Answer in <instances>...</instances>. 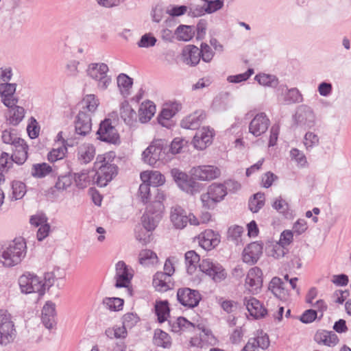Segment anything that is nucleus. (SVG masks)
<instances>
[{
	"mask_svg": "<svg viewBox=\"0 0 351 351\" xmlns=\"http://www.w3.org/2000/svg\"><path fill=\"white\" fill-rule=\"evenodd\" d=\"M115 152H108L99 154L94 162L95 182L99 186H106L117 174L118 167L114 163Z\"/></svg>",
	"mask_w": 351,
	"mask_h": 351,
	"instance_id": "obj_1",
	"label": "nucleus"
},
{
	"mask_svg": "<svg viewBox=\"0 0 351 351\" xmlns=\"http://www.w3.org/2000/svg\"><path fill=\"white\" fill-rule=\"evenodd\" d=\"M27 246L23 238L14 239L0 254V261L6 267H12L21 262L25 256Z\"/></svg>",
	"mask_w": 351,
	"mask_h": 351,
	"instance_id": "obj_2",
	"label": "nucleus"
},
{
	"mask_svg": "<svg viewBox=\"0 0 351 351\" xmlns=\"http://www.w3.org/2000/svg\"><path fill=\"white\" fill-rule=\"evenodd\" d=\"M227 194V188L224 184L213 183L208 187L206 193L201 195L202 206L207 209H213L218 203L223 200Z\"/></svg>",
	"mask_w": 351,
	"mask_h": 351,
	"instance_id": "obj_3",
	"label": "nucleus"
},
{
	"mask_svg": "<svg viewBox=\"0 0 351 351\" xmlns=\"http://www.w3.org/2000/svg\"><path fill=\"white\" fill-rule=\"evenodd\" d=\"M166 149L167 143L164 140L155 139L143 152L142 160L145 163L154 166L157 162L165 158Z\"/></svg>",
	"mask_w": 351,
	"mask_h": 351,
	"instance_id": "obj_4",
	"label": "nucleus"
},
{
	"mask_svg": "<svg viewBox=\"0 0 351 351\" xmlns=\"http://www.w3.org/2000/svg\"><path fill=\"white\" fill-rule=\"evenodd\" d=\"M16 336L12 315L6 310H0V344L6 346L12 343Z\"/></svg>",
	"mask_w": 351,
	"mask_h": 351,
	"instance_id": "obj_5",
	"label": "nucleus"
},
{
	"mask_svg": "<svg viewBox=\"0 0 351 351\" xmlns=\"http://www.w3.org/2000/svg\"><path fill=\"white\" fill-rule=\"evenodd\" d=\"M19 284L23 293H36L40 296L43 295L45 293V285L43 279L34 274H23L19 279Z\"/></svg>",
	"mask_w": 351,
	"mask_h": 351,
	"instance_id": "obj_6",
	"label": "nucleus"
},
{
	"mask_svg": "<svg viewBox=\"0 0 351 351\" xmlns=\"http://www.w3.org/2000/svg\"><path fill=\"white\" fill-rule=\"evenodd\" d=\"M108 66L104 63H92L87 69V74L92 79L98 82L99 89H106L111 83V78L107 75Z\"/></svg>",
	"mask_w": 351,
	"mask_h": 351,
	"instance_id": "obj_7",
	"label": "nucleus"
},
{
	"mask_svg": "<svg viewBox=\"0 0 351 351\" xmlns=\"http://www.w3.org/2000/svg\"><path fill=\"white\" fill-rule=\"evenodd\" d=\"M134 276V271L131 267L123 261H120L115 265V287L117 288L125 287L128 289L129 295H132L130 288L131 280Z\"/></svg>",
	"mask_w": 351,
	"mask_h": 351,
	"instance_id": "obj_8",
	"label": "nucleus"
},
{
	"mask_svg": "<svg viewBox=\"0 0 351 351\" xmlns=\"http://www.w3.org/2000/svg\"><path fill=\"white\" fill-rule=\"evenodd\" d=\"M201 271L210 277L215 282H221L227 277L223 266L210 258H204L199 264Z\"/></svg>",
	"mask_w": 351,
	"mask_h": 351,
	"instance_id": "obj_9",
	"label": "nucleus"
},
{
	"mask_svg": "<svg viewBox=\"0 0 351 351\" xmlns=\"http://www.w3.org/2000/svg\"><path fill=\"white\" fill-rule=\"evenodd\" d=\"M263 274L261 269L257 267L251 268L247 273L245 280V291L248 293L258 294L263 287Z\"/></svg>",
	"mask_w": 351,
	"mask_h": 351,
	"instance_id": "obj_10",
	"label": "nucleus"
},
{
	"mask_svg": "<svg viewBox=\"0 0 351 351\" xmlns=\"http://www.w3.org/2000/svg\"><path fill=\"white\" fill-rule=\"evenodd\" d=\"M170 221L176 229L182 230L188 224L192 226V213H188L182 206L176 205L170 210Z\"/></svg>",
	"mask_w": 351,
	"mask_h": 351,
	"instance_id": "obj_11",
	"label": "nucleus"
},
{
	"mask_svg": "<svg viewBox=\"0 0 351 351\" xmlns=\"http://www.w3.org/2000/svg\"><path fill=\"white\" fill-rule=\"evenodd\" d=\"M176 295L179 303L188 308L197 306L202 300L201 294L198 291L188 287L178 289Z\"/></svg>",
	"mask_w": 351,
	"mask_h": 351,
	"instance_id": "obj_12",
	"label": "nucleus"
},
{
	"mask_svg": "<svg viewBox=\"0 0 351 351\" xmlns=\"http://www.w3.org/2000/svg\"><path fill=\"white\" fill-rule=\"evenodd\" d=\"M191 174L195 180L210 181L218 178L221 175V171L214 165H199L193 167Z\"/></svg>",
	"mask_w": 351,
	"mask_h": 351,
	"instance_id": "obj_13",
	"label": "nucleus"
},
{
	"mask_svg": "<svg viewBox=\"0 0 351 351\" xmlns=\"http://www.w3.org/2000/svg\"><path fill=\"white\" fill-rule=\"evenodd\" d=\"M181 108L182 105L176 101L165 104L158 117V123L163 127L171 128L173 125L171 119Z\"/></svg>",
	"mask_w": 351,
	"mask_h": 351,
	"instance_id": "obj_14",
	"label": "nucleus"
},
{
	"mask_svg": "<svg viewBox=\"0 0 351 351\" xmlns=\"http://www.w3.org/2000/svg\"><path fill=\"white\" fill-rule=\"evenodd\" d=\"M164 206L160 203L156 204V210L148 206L145 213L143 215L142 223L143 227L148 231H152L155 229L158 222L162 217Z\"/></svg>",
	"mask_w": 351,
	"mask_h": 351,
	"instance_id": "obj_15",
	"label": "nucleus"
},
{
	"mask_svg": "<svg viewBox=\"0 0 351 351\" xmlns=\"http://www.w3.org/2000/svg\"><path fill=\"white\" fill-rule=\"evenodd\" d=\"M197 239L199 246L206 251L213 250L221 241L220 234L211 229H206L202 232Z\"/></svg>",
	"mask_w": 351,
	"mask_h": 351,
	"instance_id": "obj_16",
	"label": "nucleus"
},
{
	"mask_svg": "<svg viewBox=\"0 0 351 351\" xmlns=\"http://www.w3.org/2000/svg\"><path fill=\"white\" fill-rule=\"evenodd\" d=\"M97 134L99 139L103 141L112 144H117L119 142V135L115 128L111 125L108 119L101 123Z\"/></svg>",
	"mask_w": 351,
	"mask_h": 351,
	"instance_id": "obj_17",
	"label": "nucleus"
},
{
	"mask_svg": "<svg viewBox=\"0 0 351 351\" xmlns=\"http://www.w3.org/2000/svg\"><path fill=\"white\" fill-rule=\"evenodd\" d=\"M213 136L214 130L208 127H204L195 135L193 140V145L196 149L203 150L211 145Z\"/></svg>",
	"mask_w": 351,
	"mask_h": 351,
	"instance_id": "obj_18",
	"label": "nucleus"
},
{
	"mask_svg": "<svg viewBox=\"0 0 351 351\" xmlns=\"http://www.w3.org/2000/svg\"><path fill=\"white\" fill-rule=\"evenodd\" d=\"M269 123L270 121L265 113H258L251 121L249 131L254 136H259L267 131Z\"/></svg>",
	"mask_w": 351,
	"mask_h": 351,
	"instance_id": "obj_19",
	"label": "nucleus"
},
{
	"mask_svg": "<svg viewBox=\"0 0 351 351\" xmlns=\"http://www.w3.org/2000/svg\"><path fill=\"white\" fill-rule=\"evenodd\" d=\"M243 303L250 315L256 319L263 318L267 313L263 304L254 297H245Z\"/></svg>",
	"mask_w": 351,
	"mask_h": 351,
	"instance_id": "obj_20",
	"label": "nucleus"
},
{
	"mask_svg": "<svg viewBox=\"0 0 351 351\" xmlns=\"http://www.w3.org/2000/svg\"><path fill=\"white\" fill-rule=\"evenodd\" d=\"M263 243L252 242L245 247L243 252V260L248 264L255 263L263 254Z\"/></svg>",
	"mask_w": 351,
	"mask_h": 351,
	"instance_id": "obj_21",
	"label": "nucleus"
},
{
	"mask_svg": "<svg viewBox=\"0 0 351 351\" xmlns=\"http://www.w3.org/2000/svg\"><path fill=\"white\" fill-rule=\"evenodd\" d=\"M29 146L25 140H18L12 147V158L14 162L21 165L28 158Z\"/></svg>",
	"mask_w": 351,
	"mask_h": 351,
	"instance_id": "obj_22",
	"label": "nucleus"
},
{
	"mask_svg": "<svg viewBox=\"0 0 351 351\" xmlns=\"http://www.w3.org/2000/svg\"><path fill=\"white\" fill-rule=\"evenodd\" d=\"M182 58L186 64L195 66L199 63L201 58L200 50L195 45H186L182 49Z\"/></svg>",
	"mask_w": 351,
	"mask_h": 351,
	"instance_id": "obj_23",
	"label": "nucleus"
},
{
	"mask_svg": "<svg viewBox=\"0 0 351 351\" xmlns=\"http://www.w3.org/2000/svg\"><path fill=\"white\" fill-rule=\"evenodd\" d=\"M214 336L210 330L202 329L200 332L191 338L189 345L191 347L202 348L210 344Z\"/></svg>",
	"mask_w": 351,
	"mask_h": 351,
	"instance_id": "obj_24",
	"label": "nucleus"
},
{
	"mask_svg": "<svg viewBox=\"0 0 351 351\" xmlns=\"http://www.w3.org/2000/svg\"><path fill=\"white\" fill-rule=\"evenodd\" d=\"M206 114L204 110H197L182 119L181 125L186 129H197L206 119Z\"/></svg>",
	"mask_w": 351,
	"mask_h": 351,
	"instance_id": "obj_25",
	"label": "nucleus"
},
{
	"mask_svg": "<svg viewBox=\"0 0 351 351\" xmlns=\"http://www.w3.org/2000/svg\"><path fill=\"white\" fill-rule=\"evenodd\" d=\"M142 182L149 183V186H159L165 183V177L158 171H144L140 174Z\"/></svg>",
	"mask_w": 351,
	"mask_h": 351,
	"instance_id": "obj_26",
	"label": "nucleus"
},
{
	"mask_svg": "<svg viewBox=\"0 0 351 351\" xmlns=\"http://www.w3.org/2000/svg\"><path fill=\"white\" fill-rule=\"evenodd\" d=\"M96 154L95 147L90 143H83L77 149V158L82 164L90 162Z\"/></svg>",
	"mask_w": 351,
	"mask_h": 351,
	"instance_id": "obj_27",
	"label": "nucleus"
},
{
	"mask_svg": "<svg viewBox=\"0 0 351 351\" xmlns=\"http://www.w3.org/2000/svg\"><path fill=\"white\" fill-rule=\"evenodd\" d=\"M314 339L318 344L329 347L335 346L339 342V339L336 334L324 330L317 331Z\"/></svg>",
	"mask_w": 351,
	"mask_h": 351,
	"instance_id": "obj_28",
	"label": "nucleus"
},
{
	"mask_svg": "<svg viewBox=\"0 0 351 351\" xmlns=\"http://www.w3.org/2000/svg\"><path fill=\"white\" fill-rule=\"evenodd\" d=\"M152 285L155 290L158 292L167 291L171 289V278L162 271H158L154 276Z\"/></svg>",
	"mask_w": 351,
	"mask_h": 351,
	"instance_id": "obj_29",
	"label": "nucleus"
},
{
	"mask_svg": "<svg viewBox=\"0 0 351 351\" xmlns=\"http://www.w3.org/2000/svg\"><path fill=\"white\" fill-rule=\"evenodd\" d=\"M156 105L151 101L142 102L138 109V119L141 123H147L151 120L156 113Z\"/></svg>",
	"mask_w": 351,
	"mask_h": 351,
	"instance_id": "obj_30",
	"label": "nucleus"
},
{
	"mask_svg": "<svg viewBox=\"0 0 351 351\" xmlns=\"http://www.w3.org/2000/svg\"><path fill=\"white\" fill-rule=\"evenodd\" d=\"M56 306L53 303L47 302L42 310V322L47 328H51L55 324Z\"/></svg>",
	"mask_w": 351,
	"mask_h": 351,
	"instance_id": "obj_31",
	"label": "nucleus"
},
{
	"mask_svg": "<svg viewBox=\"0 0 351 351\" xmlns=\"http://www.w3.org/2000/svg\"><path fill=\"white\" fill-rule=\"evenodd\" d=\"M75 130L80 135H86L91 130V119L88 114L84 112L78 114L75 121Z\"/></svg>",
	"mask_w": 351,
	"mask_h": 351,
	"instance_id": "obj_32",
	"label": "nucleus"
},
{
	"mask_svg": "<svg viewBox=\"0 0 351 351\" xmlns=\"http://www.w3.org/2000/svg\"><path fill=\"white\" fill-rule=\"evenodd\" d=\"M269 290L278 298L280 300H287L289 293L283 287L282 280L278 277H274L269 284Z\"/></svg>",
	"mask_w": 351,
	"mask_h": 351,
	"instance_id": "obj_33",
	"label": "nucleus"
},
{
	"mask_svg": "<svg viewBox=\"0 0 351 351\" xmlns=\"http://www.w3.org/2000/svg\"><path fill=\"white\" fill-rule=\"evenodd\" d=\"M154 310L160 323L165 322L170 316L169 303L167 300H156Z\"/></svg>",
	"mask_w": 351,
	"mask_h": 351,
	"instance_id": "obj_34",
	"label": "nucleus"
},
{
	"mask_svg": "<svg viewBox=\"0 0 351 351\" xmlns=\"http://www.w3.org/2000/svg\"><path fill=\"white\" fill-rule=\"evenodd\" d=\"M153 342L157 346L169 348L171 346V338L168 333L158 328L154 330Z\"/></svg>",
	"mask_w": 351,
	"mask_h": 351,
	"instance_id": "obj_35",
	"label": "nucleus"
},
{
	"mask_svg": "<svg viewBox=\"0 0 351 351\" xmlns=\"http://www.w3.org/2000/svg\"><path fill=\"white\" fill-rule=\"evenodd\" d=\"M170 326L171 331L176 333L195 328L194 325L183 317H179L176 320L170 322Z\"/></svg>",
	"mask_w": 351,
	"mask_h": 351,
	"instance_id": "obj_36",
	"label": "nucleus"
},
{
	"mask_svg": "<svg viewBox=\"0 0 351 351\" xmlns=\"http://www.w3.org/2000/svg\"><path fill=\"white\" fill-rule=\"evenodd\" d=\"M120 116L125 123L132 124L136 119V112L130 104L125 101L121 105Z\"/></svg>",
	"mask_w": 351,
	"mask_h": 351,
	"instance_id": "obj_37",
	"label": "nucleus"
},
{
	"mask_svg": "<svg viewBox=\"0 0 351 351\" xmlns=\"http://www.w3.org/2000/svg\"><path fill=\"white\" fill-rule=\"evenodd\" d=\"M52 171V167L46 162L36 163L32 165L31 174L34 178H41L50 174Z\"/></svg>",
	"mask_w": 351,
	"mask_h": 351,
	"instance_id": "obj_38",
	"label": "nucleus"
},
{
	"mask_svg": "<svg viewBox=\"0 0 351 351\" xmlns=\"http://www.w3.org/2000/svg\"><path fill=\"white\" fill-rule=\"evenodd\" d=\"M24 116V108L21 106H15L13 108L8 109L7 120L10 124L16 125L23 120Z\"/></svg>",
	"mask_w": 351,
	"mask_h": 351,
	"instance_id": "obj_39",
	"label": "nucleus"
},
{
	"mask_svg": "<svg viewBox=\"0 0 351 351\" xmlns=\"http://www.w3.org/2000/svg\"><path fill=\"white\" fill-rule=\"evenodd\" d=\"M185 261L188 273L193 274L197 269V265L200 261V257L196 252L190 250L185 254Z\"/></svg>",
	"mask_w": 351,
	"mask_h": 351,
	"instance_id": "obj_40",
	"label": "nucleus"
},
{
	"mask_svg": "<svg viewBox=\"0 0 351 351\" xmlns=\"http://www.w3.org/2000/svg\"><path fill=\"white\" fill-rule=\"evenodd\" d=\"M139 263L143 265H156L158 258L155 252L150 250H143L139 253Z\"/></svg>",
	"mask_w": 351,
	"mask_h": 351,
	"instance_id": "obj_41",
	"label": "nucleus"
},
{
	"mask_svg": "<svg viewBox=\"0 0 351 351\" xmlns=\"http://www.w3.org/2000/svg\"><path fill=\"white\" fill-rule=\"evenodd\" d=\"M103 304L110 311H119L123 309L124 300L119 298H105Z\"/></svg>",
	"mask_w": 351,
	"mask_h": 351,
	"instance_id": "obj_42",
	"label": "nucleus"
},
{
	"mask_svg": "<svg viewBox=\"0 0 351 351\" xmlns=\"http://www.w3.org/2000/svg\"><path fill=\"white\" fill-rule=\"evenodd\" d=\"M74 180L76 185L81 189L89 186L92 181L88 170H83L79 173H75Z\"/></svg>",
	"mask_w": 351,
	"mask_h": 351,
	"instance_id": "obj_43",
	"label": "nucleus"
},
{
	"mask_svg": "<svg viewBox=\"0 0 351 351\" xmlns=\"http://www.w3.org/2000/svg\"><path fill=\"white\" fill-rule=\"evenodd\" d=\"M106 335L110 339H124L127 337L128 332L125 326L123 324L122 326H114L112 328H108L106 330Z\"/></svg>",
	"mask_w": 351,
	"mask_h": 351,
	"instance_id": "obj_44",
	"label": "nucleus"
},
{
	"mask_svg": "<svg viewBox=\"0 0 351 351\" xmlns=\"http://www.w3.org/2000/svg\"><path fill=\"white\" fill-rule=\"evenodd\" d=\"M213 221V215L208 211H203L199 216L192 213V226L206 225Z\"/></svg>",
	"mask_w": 351,
	"mask_h": 351,
	"instance_id": "obj_45",
	"label": "nucleus"
},
{
	"mask_svg": "<svg viewBox=\"0 0 351 351\" xmlns=\"http://www.w3.org/2000/svg\"><path fill=\"white\" fill-rule=\"evenodd\" d=\"M176 37L179 40L189 41L194 36V32L191 27L180 25L176 31Z\"/></svg>",
	"mask_w": 351,
	"mask_h": 351,
	"instance_id": "obj_46",
	"label": "nucleus"
},
{
	"mask_svg": "<svg viewBox=\"0 0 351 351\" xmlns=\"http://www.w3.org/2000/svg\"><path fill=\"white\" fill-rule=\"evenodd\" d=\"M265 204V195L262 193H257L250 199L249 208L253 213H257Z\"/></svg>",
	"mask_w": 351,
	"mask_h": 351,
	"instance_id": "obj_47",
	"label": "nucleus"
},
{
	"mask_svg": "<svg viewBox=\"0 0 351 351\" xmlns=\"http://www.w3.org/2000/svg\"><path fill=\"white\" fill-rule=\"evenodd\" d=\"M117 84L122 94L127 95L132 86V80L125 74H120L117 77Z\"/></svg>",
	"mask_w": 351,
	"mask_h": 351,
	"instance_id": "obj_48",
	"label": "nucleus"
},
{
	"mask_svg": "<svg viewBox=\"0 0 351 351\" xmlns=\"http://www.w3.org/2000/svg\"><path fill=\"white\" fill-rule=\"evenodd\" d=\"M67 149L64 145L58 148H53L47 154V159L51 162H55L57 160H62L66 156Z\"/></svg>",
	"mask_w": 351,
	"mask_h": 351,
	"instance_id": "obj_49",
	"label": "nucleus"
},
{
	"mask_svg": "<svg viewBox=\"0 0 351 351\" xmlns=\"http://www.w3.org/2000/svg\"><path fill=\"white\" fill-rule=\"evenodd\" d=\"M287 252V250L285 246L278 242L272 244L269 252V255L276 259L284 257Z\"/></svg>",
	"mask_w": 351,
	"mask_h": 351,
	"instance_id": "obj_50",
	"label": "nucleus"
},
{
	"mask_svg": "<svg viewBox=\"0 0 351 351\" xmlns=\"http://www.w3.org/2000/svg\"><path fill=\"white\" fill-rule=\"evenodd\" d=\"M318 136L312 132H308L304 137V145L306 149H312L319 144Z\"/></svg>",
	"mask_w": 351,
	"mask_h": 351,
	"instance_id": "obj_51",
	"label": "nucleus"
},
{
	"mask_svg": "<svg viewBox=\"0 0 351 351\" xmlns=\"http://www.w3.org/2000/svg\"><path fill=\"white\" fill-rule=\"evenodd\" d=\"M138 196L144 204H147L149 201L151 193L149 183L142 182L139 186Z\"/></svg>",
	"mask_w": 351,
	"mask_h": 351,
	"instance_id": "obj_52",
	"label": "nucleus"
},
{
	"mask_svg": "<svg viewBox=\"0 0 351 351\" xmlns=\"http://www.w3.org/2000/svg\"><path fill=\"white\" fill-rule=\"evenodd\" d=\"M27 132L29 136L32 139L37 138L39 135L40 126L37 121L34 117H31L29 120Z\"/></svg>",
	"mask_w": 351,
	"mask_h": 351,
	"instance_id": "obj_53",
	"label": "nucleus"
},
{
	"mask_svg": "<svg viewBox=\"0 0 351 351\" xmlns=\"http://www.w3.org/2000/svg\"><path fill=\"white\" fill-rule=\"evenodd\" d=\"M14 161L12 160V156H10L9 154L2 152L0 154V171H7L13 166Z\"/></svg>",
	"mask_w": 351,
	"mask_h": 351,
	"instance_id": "obj_54",
	"label": "nucleus"
},
{
	"mask_svg": "<svg viewBox=\"0 0 351 351\" xmlns=\"http://www.w3.org/2000/svg\"><path fill=\"white\" fill-rule=\"evenodd\" d=\"M290 156L292 160H294L300 167H305L307 165V160L303 152L296 148H293L290 152Z\"/></svg>",
	"mask_w": 351,
	"mask_h": 351,
	"instance_id": "obj_55",
	"label": "nucleus"
},
{
	"mask_svg": "<svg viewBox=\"0 0 351 351\" xmlns=\"http://www.w3.org/2000/svg\"><path fill=\"white\" fill-rule=\"evenodd\" d=\"M188 141L180 137L175 138L171 143L170 152L173 154H178L181 152L182 148L186 146Z\"/></svg>",
	"mask_w": 351,
	"mask_h": 351,
	"instance_id": "obj_56",
	"label": "nucleus"
},
{
	"mask_svg": "<svg viewBox=\"0 0 351 351\" xmlns=\"http://www.w3.org/2000/svg\"><path fill=\"white\" fill-rule=\"evenodd\" d=\"M86 109L90 112H95L99 106V100L94 95H88L83 99Z\"/></svg>",
	"mask_w": 351,
	"mask_h": 351,
	"instance_id": "obj_57",
	"label": "nucleus"
},
{
	"mask_svg": "<svg viewBox=\"0 0 351 351\" xmlns=\"http://www.w3.org/2000/svg\"><path fill=\"white\" fill-rule=\"evenodd\" d=\"M72 184V178L70 176H62L58 177L55 184L58 191H63L68 189Z\"/></svg>",
	"mask_w": 351,
	"mask_h": 351,
	"instance_id": "obj_58",
	"label": "nucleus"
},
{
	"mask_svg": "<svg viewBox=\"0 0 351 351\" xmlns=\"http://www.w3.org/2000/svg\"><path fill=\"white\" fill-rule=\"evenodd\" d=\"M139 321V317L135 313H128L123 317V324L125 328H131L134 326Z\"/></svg>",
	"mask_w": 351,
	"mask_h": 351,
	"instance_id": "obj_59",
	"label": "nucleus"
},
{
	"mask_svg": "<svg viewBox=\"0 0 351 351\" xmlns=\"http://www.w3.org/2000/svg\"><path fill=\"white\" fill-rule=\"evenodd\" d=\"M25 188V185L23 182L19 181L13 182L12 191L15 199H18L23 197L26 192Z\"/></svg>",
	"mask_w": 351,
	"mask_h": 351,
	"instance_id": "obj_60",
	"label": "nucleus"
},
{
	"mask_svg": "<svg viewBox=\"0 0 351 351\" xmlns=\"http://www.w3.org/2000/svg\"><path fill=\"white\" fill-rule=\"evenodd\" d=\"M1 138L4 143L10 144L12 147L15 145V142L18 141V140H23V138L18 137L16 134L8 130H5L2 132Z\"/></svg>",
	"mask_w": 351,
	"mask_h": 351,
	"instance_id": "obj_61",
	"label": "nucleus"
},
{
	"mask_svg": "<svg viewBox=\"0 0 351 351\" xmlns=\"http://www.w3.org/2000/svg\"><path fill=\"white\" fill-rule=\"evenodd\" d=\"M258 348L266 349L269 346V337L267 335L258 336L255 339L250 340Z\"/></svg>",
	"mask_w": 351,
	"mask_h": 351,
	"instance_id": "obj_62",
	"label": "nucleus"
},
{
	"mask_svg": "<svg viewBox=\"0 0 351 351\" xmlns=\"http://www.w3.org/2000/svg\"><path fill=\"white\" fill-rule=\"evenodd\" d=\"M256 81L263 86H272L276 84L274 77L267 74H259L256 75Z\"/></svg>",
	"mask_w": 351,
	"mask_h": 351,
	"instance_id": "obj_63",
	"label": "nucleus"
},
{
	"mask_svg": "<svg viewBox=\"0 0 351 351\" xmlns=\"http://www.w3.org/2000/svg\"><path fill=\"white\" fill-rule=\"evenodd\" d=\"M199 50L201 52V58L204 62H209L213 59L214 53L208 45L206 43L202 44Z\"/></svg>",
	"mask_w": 351,
	"mask_h": 351,
	"instance_id": "obj_64",
	"label": "nucleus"
}]
</instances>
